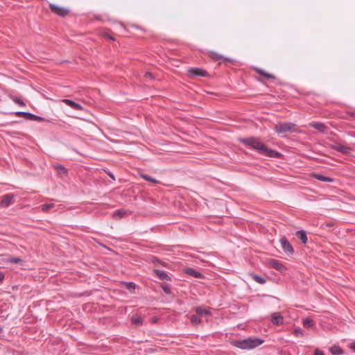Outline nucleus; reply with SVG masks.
<instances>
[{
  "label": "nucleus",
  "mask_w": 355,
  "mask_h": 355,
  "mask_svg": "<svg viewBox=\"0 0 355 355\" xmlns=\"http://www.w3.org/2000/svg\"><path fill=\"white\" fill-rule=\"evenodd\" d=\"M163 289H164L165 293H170V289L168 288L164 287Z\"/></svg>",
  "instance_id": "nucleus-39"
},
{
  "label": "nucleus",
  "mask_w": 355,
  "mask_h": 355,
  "mask_svg": "<svg viewBox=\"0 0 355 355\" xmlns=\"http://www.w3.org/2000/svg\"><path fill=\"white\" fill-rule=\"evenodd\" d=\"M191 322L193 324H199L201 322V319L196 315H192L190 317Z\"/></svg>",
  "instance_id": "nucleus-30"
},
{
  "label": "nucleus",
  "mask_w": 355,
  "mask_h": 355,
  "mask_svg": "<svg viewBox=\"0 0 355 355\" xmlns=\"http://www.w3.org/2000/svg\"><path fill=\"white\" fill-rule=\"evenodd\" d=\"M274 130L278 135L284 137L288 133L297 132V125L291 122L279 123L275 125Z\"/></svg>",
  "instance_id": "nucleus-3"
},
{
  "label": "nucleus",
  "mask_w": 355,
  "mask_h": 355,
  "mask_svg": "<svg viewBox=\"0 0 355 355\" xmlns=\"http://www.w3.org/2000/svg\"><path fill=\"white\" fill-rule=\"evenodd\" d=\"M310 125L315 129L318 130L322 133H326L327 132V127L322 123L319 122H313L310 124Z\"/></svg>",
  "instance_id": "nucleus-14"
},
{
  "label": "nucleus",
  "mask_w": 355,
  "mask_h": 355,
  "mask_svg": "<svg viewBox=\"0 0 355 355\" xmlns=\"http://www.w3.org/2000/svg\"><path fill=\"white\" fill-rule=\"evenodd\" d=\"M350 349H352L354 352H355V343H352L349 345Z\"/></svg>",
  "instance_id": "nucleus-37"
},
{
  "label": "nucleus",
  "mask_w": 355,
  "mask_h": 355,
  "mask_svg": "<svg viewBox=\"0 0 355 355\" xmlns=\"http://www.w3.org/2000/svg\"><path fill=\"white\" fill-rule=\"evenodd\" d=\"M62 102L64 103L66 105H69V107H71V108H73V110H83V107L81 105L73 101L71 99L65 98V99L62 100Z\"/></svg>",
  "instance_id": "nucleus-13"
},
{
  "label": "nucleus",
  "mask_w": 355,
  "mask_h": 355,
  "mask_svg": "<svg viewBox=\"0 0 355 355\" xmlns=\"http://www.w3.org/2000/svg\"><path fill=\"white\" fill-rule=\"evenodd\" d=\"M269 265L271 268L276 269L281 272H284L286 269V268L280 261L276 259H270L269 261Z\"/></svg>",
  "instance_id": "nucleus-9"
},
{
  "label": "nucleus",
  "mask_w": 355,
  "mask_h": 355,
  "mask_svg": "<svg viewBox=\"0 0 355 355\" xmlns=\"http://www.w3.org/2000/svg\"><path fill=\"white\" fill-rule=\"evenodd\" d=\"M251 276H252V279H253L256 282H257V283H259V284H265V283H266V279H265L263 277H261V276H259V275H256V274H252V275H251Z\"/></svg>",
  "instance_id": "nucleus-27"
},
{
  "label": "nucleus",
  "mask_w": 355,
  "mask_h": 355,
  "mask_svg": "<svg viewBox=\"0 0 355 355\" xmlns=\"http://www.w3.org/2000/svg\"><path fill=\"white\" fill-rule=\"evenodd\" d=\"M255 70L259 75L264 76L266 78H271V79L275 78V76L274 75L269 73L261 69L256 68Z\"/></svg>",
  "instance_id": "nucleus-22"
},
{
  "label": "nucleus",
  "mask_w": 355,
  "mask_h": 355,
  "mask_svg": "<svg viewBox=\"0 0 355 355\" xmlns=\"http://www.w3.org/2000/svg\"><path fill=\"white\" fill-rule=\"evenodd\" d=\"M255 70L259 75L264 76L266 78H271V79L275 78V76L274 75L269 73L261 69L256 68Z\"/></svg>",
  "instance_id": "nucleus-23"
},
{
  "label": "nucleus",
  "mask_w": 355,
  "mask_h": 355,
  "mask_svg": "<svg viewBox=\"0 0 355 355\" xmlns=\"http://www.w3.org/2000/svg\"><path fill=\"white\" fill-rule=\"evenodd\" d=\"M196 312L198 315H209L210 314L209 310L203 306L197 307L196 309Z\"/></svg>",
  "instance_id": "nucleus-25"
},
{
  "label": "nucleus",
  "mask_w": 355,
  "mask_h": 355,
  "mask_svg": "<svg viewBox=\"0 0 355 355\" xmlns=\"http://www.w3.org/2000/svg\"><path fill=\"white\" fill-rule=\"evenodd\" d=\"M135 283H133V282H129V283L128 284V289L135 288Z\"/></svg>",
  "instance_id": "nucleus-34"
},
{
  "label": "nucleus",
  "mask_w": 355,
  "mask_h": 355,
  "mask_svg": "<svg viewBox=\"0 0 355 355\" xmlns=\"http://www.w3.org/2000/svg\"><path fill=\"white\" fill-rule=\"evenodd\" d=\"M127 214V211L125 209H118L116 210L113 214L112 216L115 219H120L123 217H124Z\"/></svg>",
  "instance_id": "nucleus-19"
},
{
  "label": "nucleus",
  "mask_w": 355,
  "mask_h": 355,
  "mask_svg": "<svg viewBox=\"0 0 355 355\" xmlns=\"http://www.w3.org/2000/svg\"><path fill=\"white\" fill-rule=\"evenodd\" d=\"M2 331H3V329H2V328L0 327V334H1V333H2Z\"/></svg>",
  "instance_id": "nucleus-42"
},
{
  "label": "nucleus",
  "mask_w": 355,
  "mask_h": 355,
  "mask_svg": "<svg viewBox=\"0 0 355 355\" xmlns=\"http://www.w3.org/2000/svg\"><path fill=\"white\" fill-rule=\"evenodd\" d=\"M110 176L112 178H114V176L113 175L110 174Z\"/></svg>",
  "instance_id": "nucleus-43"
},
{
  "label": "nucleus",
  "mask_w": 355,
  "mask_h": 355,
  "mask_svg": "<svg viewBox=\"0 0 355 355\" xmlns=\"http://www.w3.org/2000/svg\"><path fill=\"white\" fill-rule=\"evenodd\" d=\"M54 207H55L54 203H46V204H44V205H41V209L44 212H46Z\"/></svg>",
  "instance_id": "nucleus-28"
},
{
  "label": "nucleus",
  "mask_w": 355,
  "mask_h": 355,
  "mask_svg": "<svg viewBox=\"0 0 355 355\" xmlns=\"http://www.w3.org/2000/svg\"><path fill=\"white\" fill-rule=\"evenodd\" d=\"M330 352L334 355H342L343 354V349L338 345H334L330 348Z\"/></svg>",
  "instance_id": "nucleus-24"
},
{
  "label": "nucleus",
  "mask_w": 355,
  "mask_h": 355,
  "mask_svg": "<svg viewBox=\"0 0 355 355\" xmlns=\"http://www.w3.org/2000/svg\"><path fill=\"white\" fill-rule=\"evenodd\" d=\"M49 7H50L51 10L53 13H55V15H57L60 17H62L67 16L69 12V9L64 8V7H60L53 3H50Z\"/></svg>",
  "instance_id": "nucleus-5"
},
{
  "label": "nucleus",
  "mask_w": 355,
  "mask_h": 355,
  "mask_svg": "<svg viewBox=\"0 0 355 355\" xmlns=\"http://www.w3.org/2000/svg\"><path fill=\"white\" fill-rule=\"evenodd\" d=\"M294 334L297 336V337H301V336H303L304 335V331L302 330V329L298 327V328H296L294 330Z\"/></svg>",
  "instance_id": "nucleus-33"
},
{
  "label": "nucleus",
  "mask_w": 355,
  "mask_h": 355,
  "mask_svg": "<svg viewBox=\"0 0 355 355\" xmlns=\"http://www.w3.org/2000/svg\"><path fill=\"white\" fill-rule=\"evenodd\" d=\"M188 73L191 77L194 76H200V77H207L208 73L200 68H191L188 69Z\"/></svg>",
  "instance_id": "nucleus-7"
},
{
  "label": "nucleus",
  "mask_w": 355,
  "mask_h": 355,
  "mask_svg": "<svg viewBox=\"0 0 355 355\" xmlns=\"http://www.w3.org/2000/svg\"><path fill=\"white\" fill-rule=\"evenodd\" d=\"M131 322H132V324L137 325V326H139V325H141L143 323V318L139 315H133L131 317Z\"/></svg>",
  "instance_id": "nucleus-21"
},
{
  "label": "nucleus",
  "mask_w": 355,
  "mask_h": 355,
  "mask_svg": "<svg viewBox=\"0 0 355 355\" xmlns=\"http://www.w3.org/2000/svg\"><path fill=\"white\" fill-rule=\"evenodd\" d=\"M302 324L304 327L311 328L314 325V321L309 318L303 319Z\"/></svg>",
  "instance_id": "nucleus-26"
},
{
  "label": "nucleus",
  "mask_w": 355,
  "mask_h": 355,
  "mask_svg": "<svg viewBox=\"0 0 355 355\" xmlns=\"http://www.w3.org/2000/svg\"><path fill=\"white\" fill-rule=\"evenodd\" d=\"M14 195L12 193H8L6 195H4L2 197V199L0 202V205L1 207H8L13 204L14 202Z\"/></svg>",
  "instance_id": "nucleus-8"
},
{
  "label": "nucleus",
  "mask_w": 355,
  "mask_h": 355,
  "mask_svg": "<svg viewBox=\"0 0 355 355\" xmlns=\"http://www.w3.org/2000/svg\"><path fill=\"white\" fill-rule=\"evenodd\" d=\"M331 148L343 154H348L351 151L350 148L342 144H334L331 146Z\"/></svg>",
  "instance_id": "nucleus-12"
},
{
  "label": "nucleus",
  "mask_w": 355,
  "mask_h": 355,
  "mask_svg": "<svg viewBox=\"0 0 355 355\" xmlns=\"http://www.w3.org/2000/svg\"><path fill=\"white\" fill-rule=\"evenodd\" d=\"M281 248L287 255H292L294 249L286 237H282L280 241Z\"/></svg>",
  "instance_id": "nucleus-6"
},
{
  "label": "nucleus",
  "mask_w": 355,
  "mask_h": 355,
  "mask_svg": "<svg viewBox=\"0 0 355 355\" xmlns=\"http://www.w3.org/2000/svg\"><path fill=\"white\" fill-rule=\"evenodd\" d=\"M271 322L274 325H280L284 323V317L277 312L271 314Z\"/></svg>",
  "instance_id": "nucleus-10"
},
{
  "label": "nucleus",
  "mask_w": 355,
  "mask_h": 355,
  "mask_svg": "<svg viewBox=\"0 0 355 355\" xmlns=\"http://www.w3.org/2000/svg\"><path fill=\"white\" fill-rule=\"evenodd\" d=\"M4 274L3 272H0V282L4 279Z\"/></svg>",
  "instance_id": "nucleus-40"
},
{
  "label": "nucleus",
  "mask_w": 355,
  "mask_h": 355,
  "mask_svg": "<svg viewBox=\"0 0 355 355\" xmlns=\"http://www.w3.org/2000/svg\"><path fill=\"white\" fill-rule=\"evenodd\" d=\"M186 273L196 278H200L202 277V275L200 272H198L191 268L186 269Z\"/></svg>",
  "instance_id": "nucleus-20"
},
{
  "label": "nucleus",
  "mask_w": 355,
  "mask_h": 355,
  "mask_svg": "<svg viewBox=\"0 0 355 355\" xmlns=\"http://www.w3.org/2000/svg\"><path fill=\"white\" fill-rule=\"evenodd\" d=\"M314 355H324V354L322 351L316 349L314 352Z\"/></svg>",
  "instance_id": "nucleus-35"
},
{
  "label": "nucleus",
  "mask_w": 355,
  "mask_h": 355,
  "mask_svg": "<svg viewBox=\"0 0 355 355\" xmlns=\"http://www.w3.org/2000/svg\"><path fill=\"white\" fill-rule=\"evenodd\" d=\"M141 177L146 181L151 182L153 183L158 182V181L157 180H155V178H153L151 176H149L148 175H141Z\"/></svg>",
  "instance_id": "nucleus-32"
},
{
  "label": "nucleus",
  "mask_w": 355,
  "mask_h": 355,
  "mask_svg": "<svg viewBox=\"0 0 355 355\" xmlns=\"http://www.w3.org/2000/svg\"><path fill=\"white\" fill-rule=\"evenodd\" d=\"M8 262L10 263H19L21 262V259L19 257H10L8 259Z\"/></svg>",
  "instance_id": "nucleus-31"
},
{
  "label": "nucleus",
  "mask_w": 355,
  "mask_h": 355,
  "mask_svg": "<svg viewBox=\"0 0 355 355\" xmlns=\"http://www.w3.org/2000/svg\"><path fill=\"white\" fill-rule=\"evenodd\" d=\"M351 116L355 117V113L354 112L351 113Z\"/></svg>",
  "instance_id": "nucleus-41"
},
{
  "label": "nucleus",
  "mask_w": 355,
  "mask_h": 355,
  "mask_svg": "<svg viewBox=\"0 0 355 355\" xmlns=\"http://www.w3.org/2000/svg\"><path fill=\"white\" fill-rule=\"evenodd\" d=\"M145 77L146 78H149L150 79H153L154 78L153 75L151 73H149V72H148V73H146L145 74Z\"/></svg>",
  "instance_id": "nucleus-36"
},
{
  "label": "nucleus",
  "mask_w": 355,
  "mask_h": 355,
  "mask_svg": "<svg viewBox=\"0 0 355 355\" xmlns=\"http://www.w3.org/2000/svg\"><path fill=\"white\" fill-rule=\"evenodd\" d=\"M263 340L259 338H248L243 340H235L232 342L233 346L241 349H252L259 347Z\"/></svg>",
  "instance_id": "nucleus-2"
},
{
  "label": "nucleus",
  "mask_w": 355,
  "mask_h": 355,
  "mask_svg": "<svg viewBox=\"0 0 355 355\" xmlns=\"http://www.w3.org/2000/svg\"><path fill=\"white\" fill-rule=\"evenodd\" d=\"M10 98L16 104L19 105V106H21V107L26 106L25 103L23 101V100L21 98L17 97V96H12Z\"/></svg>",
  "instance_id": "nucleus-29"
},
{
  "label": "nucleus",
  "mask_w": 355,
  "mask_h": 355,
  "mask_svg": "<svg viewBox=\"0 0 355 355\" xmlns=\"http://www.w3.org/2000/svg\"><path fill=\"white\" fill-rule=\"evenodd\" d=\"M238 140L245 146L250 148L262 155L274 158H280L282 156L280 153L268 148L256 137L239 138Z\"/></svg>",
  "instance_id": "nucleus-1"
},
{
  "label": "nucleus",
  "mask_w": 355,
  "mask_h": 355,
  "mask_svg": "<svg viewBox=\"0 0 355 355\" xmlns=\"http://www.w3.org/2000/svg\"><path fill=\"white\" fill-rule=\"evenodd\" d=\"M209 56L214 61L224 60L226 62H231L232 59L230 58H225L223 55L218 54L214 51H209Z\"/></svg>",
  "instance_id": "nucleus-11"
},
{
  "label": "nucleus",
  "mask_w": 355,
  "mask_h": 355,
  "mask_svg": "<svg viewBox=\"0 0 355 355\" xmlns=\"http://www.w3.org/2000/svg\"><path fill=\"white\" fill-rule=\"evenodd\" d=\"M313 177L322 182H333L334 181V180L330 177L324 176L318 173H313Z\"/></svg>",
  "instance_id": "nucleus-18"
},
{
  "label": "nucleus",
  "mask_w": 355,
  "mask_h": 355,
  "mask_svg": "<svg viewBox=\"0 0 355 355\" xmlns=\"http://www.w3.org/2000/svg\"><path fill=\"white\" fill-rule=\"evenodd\" d=\"M296 236L301 241L302 243L306 244L307 243L306 232L304 230H299L295 234Z\"/></svg>",
  "instance_id": "nucleus-17"
},
{
  "label": "nucleus",
  "mask_w": 355,
  "mask_h": 355,
  "mask_svg": "<svg viewBox=\"0 0 355 355\" xmlns=\"http://www.w3.org/2000/svg\"><path fill=\"white\" fill-rule=\"evenodd\" d=\"M104 36H105V37H107V38H108V39L111 40H113V41L114 40V37H112L111 35H109V34H107V33H105V34L104 35Z\"/></svg>",
  "instance_id": "nucleus-38"
},
{
  "label": "nucleus",
  "mask_w": 355,
  "mask_h": 355,
  "mask_svg": "<svg viewBox=\"0 0 355 355\" xmlns=\"http://www.w3.org/2000/svg\"><path fill=\"white\" fill-rule=\"evenodd\" d=\"M53 167L59 175L62 176L67 175V170L63 165L55 164Z\"/></svg>",
  "instance_id": "nucleus-16"
},
{
  "label": "nucleus",
  "mask_w": 355,
  "mask_h": 355,
  "mask_svg": "<svg viewBox=\"0 0 355 355\" xmlns=\"http://www.w3.org/2000/svg\"><path fill=\"white\" fill-rule=\"evenodd\" d=\"M15 114L16 116H23L26 119L30 120V121H38V122H42V121H44L46 120L43 117H41L40 116H37L35 114H33L30 113V112H26L18 111V112H16L15 113Z\"/></svg>",
  "instance_id": "nucleus-4"
},
{
  "label": "nucleus",
  "mask_w": 355,
  "mask_h": 355,
  "mask_svg": "<svg viewBox=\"0 0 355 355\" xmlns=\"http://www.w3.org/2000/svg\"><path fill=\"white\" fill-rule=\"evenodd\" d=\"M154 272L157 276V277L161 280H163V281L171 280V277L164 270L156 269V270H154Z\"/></svg>",
  "instance_id": "nucleus-15"
}]
</instances>
